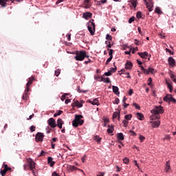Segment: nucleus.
<instances>
[{
    "label": "nucleus",
    "mask_w": 176,
    "mask_h": 176,
    "mask_svg": "<svg viewBox=\"0 0 176 176\" xmlns=\"http://www.w3.org/2000/svg\"><path fill=\"white\" fill-rule=\"evenodd\" d=\"M91 16H93V14L89 12H84L82 14V16L84 19H85V20H89V19H91Z\"/></svg>",
    "instance_id": "13"
},
{
    "label": "nucleus",
    "mask_w": 176,
    "mask_h": 176,
    "mask_svg": "<svg viewBox=\"0 0 176 176\" xmlns=\"http://www.w3.org/2000/svg\"><path fill=\"white\" fill-rule=\"evenodd\" d=\"M171 138L170 137V135H166L165 137L163 138L164 141V140H170Z\"/></svg>",
    "instance_id": "63"
},
{
    "label": "nucleus",
    "mask_w": 176,
    "mask_h": 176,
    "mask_svg": "<svg viewBox=\"0 0 176 176\" xmlns=\"http://www.w3.org/2000/svg\"><path fill=\"white\" fill-rule=\"evenodd\" d=\"M74 104L76 105V107H77L78 108H82V107H83V104L80 102H79V101L76 100L74 102Z\"/></svg>",
    "instance_id": "31"
},
{
    "label": "nucleus",
    "mask_w": 176,
    "mask_h": 176,
    "mask_svg": "<svg viewBox=\"0 0 176 176\" xmlns=\"http://www.w3.org/2000/svg\"><path fill=\"white\" fill-rule=\"evenodd\" d=\"M135 20V18L134 16H132V17H131V18L129 19L128 23H129V24H131V23H133V21H134Z\"/></svg>",
    "instance_id": "51"
},
{
    "label": "nucleus",
    "mask_w": 176,
    "mask_h": 176,
    "mask_svg": "<svg viewBox=\"0 0 176 176\" xmlns=\"http://www.w3.org/2000/svg\"><path fill=\"white\" fill-rule=\"evenodd\" d=\"M120 72H121V73H120V75H126V76H125V78H129V79H130V78H131V76H130V73H129V72L125 73V72H126V70H124V69H121V70L120 71Z\"/></svg>",
    "instance_id": "21"
},
{
    "label": "nucleus",
    "mask_w": 176,
    "mask_h": 176,
    "mask_svg": "<svg viewBox=\"0 0 176 176\" xmlns=\"http://www.w3.org/2000/svg\"><path fill=\"white\" fill-rule=\"evenodd\" d=\"M170 102H176V100L175 98H173V96H171L170 97Z\"/></svg>",
    "instance_id": "64"
},
{
    "label": "nucleus",
    "mask_w": 176,
    "mask_h": 176,
    "mask_svg": "<svg viewBox=\"0 0 176 176\" xmlns=\"http://www.w3.org/2000/svg\"><path fill=\"white\" fill-rule=\"evenodd\" d=\"M94 140L96 141V142H98V143L101 142V138H100L99 136H97V135L94 136Z\"/></svg>",
    "instance_id": "38"
},
{
    "label": "nucleus",
    "mask_w": 176,
    "mask_h": 176,
    "mask_svg": "<svg viewBox=\"0 0 176 176\" xmlns=\"http://www.w3.org/2000/svg\"><path fill=\"white\" fill-rule=\"evenodd\" d=\"M140 68H141V70L144 72V74H148V72H146L147 69H145V68H144V66L140 65Z\"/></svg>",
    "instance_id": "48"
},
{
    "label": "nucleus",
    "mask_w": 176,
    "mask_h": 176,
    "mask_svg": "<svg viewBox=\"0 0 176 176\" xmlns=\"http://www.w3.org/2000/svg\"><path fill=\"white\" fill-rule=\"evenodd\" d=\"M131 118H133V115L128 114L124 116L125 120H131Z\"/></svg>",
    "instance_id": "35"
},
{
    "label": "nucleus",
    "mask_w": 176,
    "mask_h": 176,
    "mask_svg": "<svg viewBox=\"0 0 176 176\" xmlns=\"http://www.w3.org/2000/svg\"><path fill=\"white\" fill-rule=\"evenodd\" d=\"M36 127H35L34 126H30V131L31 133H34V131H35Z\"/></svg>",
    "instance_id": "59"
},
{
    "label": "nucleus",
    "mask_w": 176,
    "mask_h": 176,
    "mask_svg": "<svg viewBox=\"0 0 176 176\" xmlns=\"http://www.w3.org/2000/svg\"><path fill=\"white\" fill-rule=\"evenodd\" d=\"M144 2L146 4V6L147 9L148 10V12H152L153 10V1L152 0H143Z\"/></svg>",
    "instance_id": "5"
},
{
    "label": "nucleus",
    "mask_w": 176,
    "mask_h": 176,
    "mask_svg": "<svg viewBox=\"0 0 176 176\" xmlns=\"http://www.w3.org/2000/svg\"><path fill=\"white\" fill-rule=\"evenodd\" d=\"M133 106L136 108V109H141V107L138 105L137 103H133Z\"/></svg>",
    "instance_id": "56"
},
{
    "label": "nucleus",
    "mask_w": 176,
    "mask_h": 176,
    "mask_svg": "<svg viewBox=\"0 0 176 176\" xmlns=\"http://www.w3.org/2000/svg\"><path fill=\"white\" fill-rule=\"evenodd\" d=\"M129 2L131 3L133 8H137V1L135 0H129Z\"/></svg>",
    "instance_id": "32"
},
{
    "label": "nucleus",
    "mask_w": 176,
    "mask_h": 176,
    "mask_svg": "<svg viewBox=\"0 0 176 176\" xmlns=\"http://www.w3.org/2000/svg\"><path fill=\"white\" fill-rule=\"evenodd\" d=\"M138 51V47H135L132 50L131 52H132V54H134V53H135V52Z\"/></svg>",
    "instance_id": "62"
},
{
    "label": "nucleus",
    "mask_w": 176,
    "mask_h": 176,
    "mask_svg": "<svg viewBox=\"0 0 176 176\" xmlns=\"http://www.w3.org/2000/svg\"><path fill=\"white\" fill-rule=\"evenodd\" d=\"M136 16L138 19H142V12H141V11H138L136 14Z\"/></svg>",
    "instance_id": "40"
},
{
    "label": "nucleus",
    "mask_w": 176,
    "mask_h": 176,
    "mask_svg": "<svg viewBox=\"0 0 176 176\" xmlns=\"http://www.w3.org/2000/svg\"><path fill=\"white\" fill-rule=\"evenodd\" d=\"M129 133H131V135H133V137H135V135H137V133H135V132H134V131L133 130H130Z\"/></svg>",
    "instance_id": "60"
},
{
    "label": "nucleus",
    "mask_w": 176,
    "mask_h": 176,
    "mask_svg": "<svg viewBox=\"0 0 176 176\" xmlns=\"http://www.w3.org/2000/svg\"><path fill=\"white\" fill-rule=\"evenodd\" d=\"M27 162H28V166H29L30 170L32 171H34V168H35V164H36L35 162H34V160H32V159H31V158H29V159H28Z\"/></svg>",
    "instance_id": "9"
},
{
    "label": "nucleus",
    "mask_w": 176,
    "mask_h": 176,
    "mask_svg": "<svg viewBox=\"0 0 176 176\" xmlns=\"http://www.w3.org/2000/svg\"><path fill=\"white\" fill-rule=\"evenodd\" d=\"M67 170L68 171H74V170H78V168L75 166L69 165L67 166Z\"/></svg>",
    "instance_id": "26"
},
{
    "label": "nucleus",
    "mask_w": 176,
    "mask_h": 176,
    "mask_svg": "<svg viewBox=\"0 0 176 176\" xmlns=\"http://www.w3.org/2000/svg\"><path fill=\"white\" fill-rule=\"evenodd\" d=\"M152 116H150L151 120H155V119H160V113H164V109H163V107L162 106H155L153 109L151 111Z\"/></svg>",
    "instance_id": "1"
},
{
    "label": "nucleus",
    "mask_w": 176,
    "mask_h": 176,
    "mask_svg": "<svg viewBox=\"0 0 176 176\" xmlns=\"http://www.w3.org/2000/svg\"><path fill=\"white\" fill-rule=\"evenodd\" d=\"M103 121H104V127H107V125L108 124V123H109V119L107 118H103Z\"/></svg>",
    "instance_id": "30"
},
{
    "label": "nucleus",
    "mask_w": 176,
    "mask_h": 176,
    "mask_svg": "<svg viewBox=\"0 0 176 176\" xmlns=\"http://www.w3.org/2000/svg\"><path fill=\"white\" fill-rule=\"evenodd\" d=\"M134 41H135L134 43H135V45H136V46H140V45H142V43L137 39H135Z\"/></svg>",
    "instance_id": "58"
},
{
    "label": "nucleus",
    "mask_w": 176,
    "mask_h": 176,
    "mask_svg": "<svg viewBox=\"0 0 176 176\" xmlns=\"http://www.w3.org/2000/svg\"><path fill=\"white\" fill-rule=\"evenodd\" d=\"M138 54L141 57V58H144V60H146L148 56H149V54L147 52H138Z\"/></svg>",
    "instance_id": "10"
},
{
    "label": "nucleus",
    "mask_w": 176,
    "mask_h": 176,
    "mask_svg": "<svg viewBox=\"0 0 176 176\" xmlns=\"http://www.w3.org/2000/svg\"><path fill=\"white\" fill-rule=\"evenodd\" d=\"M60 74H61V69H56V70H55V73H54V75H55V76H58L59 75H60Z\"/></svg>",
    "instance_id": "36"
},
{
    "label": "nucleus",
    "mask_w": 176,
    "mask_h": 176,
    "mask_svg": "<svg viewBox=\"0 0 176 176\" xmlns=\"http://www.w3.org/2000/svg\"><path fill=\"white\" fill-rule=\"evenodd\" d=\"M47 123L50 126L52 127V129H54L57 127V124H56V120L54 118H51L47 120Z\"/></svg>",
    "instance_id": "7"
},
{
    "label": "nucleus",
    "mask_w": 176,
    "mask_h": 176,
    "mask_svg": "<svg viewBox=\"0 0 176 176\" xmlns=\"http://www.w3.org/2000/svg\"><path fill=\"white\" fill-rule=\"evenodd\" d=\"M119 102H120V100H119V98H117L115 99L113 104H119Z\"/></svg>",
    "instance_id": "61"
},
{
    "label": "nucleus",
    "mask_w": 176,
    "mask_h": 176,
    "mask_svg": "<svg viewBox=\"0 0 176 176\" xmlns=\"http://www.w3.org/2000/svg\"><path fill=\"white\" fill-rule=\"evenodd\" d=\"M147 85L148 86H150L151 87H152V78H148L147 80Z\"/></svg>",
    "instance_id": "42"
},
{
    "label": "nucleus",
    "mask_w": 176,
    "mask_h": 176,
    "mask_svg": "<svg viewBox=\"0 0 176 176\" xmlns=\"http://www.w3.org/2000/svg\"><path fill=\"white\" fill-rule=\"evenodd\" d=\"M45 137V135L41 132H38L36 134L35 140L36 142H42L43 141V138Z\"/></svg>",
    "instance_id": "6"
},
{
    "label": "nucleus",
    "mask_w": 176,
    "mask_h": 176,
    "mask_svg": "<svg viewBox=\"0 0 176 176\" xmlns=\"http://www.w3.org/2000/svg\"><path fill=\"white\" fill-rule=\"evenodd\" d=\"M99 82H104V83H111V79L109 78H101Z\"/></svg>",
    "instance_id": "24"
},
{
    "label": "nucleus",
    "mask_w": 176,
    "mask_h": 176,
    "mask_svg": "<svg viewBox=\"0 0 176 176\" xmlns=\"http://www.w3.org/2000/svg\"><path fill=\"white\" fill-rule=\"evenodd\" d=\"M112 58H113L109 56V58L107 60V61L105 63L106 65H108V64H109V63H111V61H112Z\"/></svg>",
    "instance_id": "53"
},
{
    "label": "nucleus",
    "mask_w": 176,
    "mask_h": 176,
    "mask_svg": "<svg viewBox=\"0 0 176 176\" xmlns=\"http://www.w3.org/2000/svg\"><path fill=\"white\" fill-rule=\"evenodd\" d=\"M34 79H35V77H34V76H32L28 78V81L26 84V89H30V86H31V85H32V82H34Z\"/></svg>",
    "instance_id": "12"
},
{
    "label": "nucleus",
    "mask_w": 176,
    "mask_h": 176,
    "mask_svg": "<svg viewBox=\"0 0 176 176\" xmlns=\"http://www.w3.org/2000/svg\"><path fill=\"white\" fill-rule=\"evenodd\" d=\"M139 140H140V142H144V141H145V137H144L143 135H140L139 136Z\"/></svg>",
    "instance_id": "52"
},
{
    "label": "nucleus",
    "mask_w": 176,
    "mask_h": 176,
    "mask_svg": "<svg viewBox=\"0 0 176 176\" xmlns=\"http://www.w3.org/2000/svg\"><path fill=\"white\" fill-rule=\"evenodd\" d=\"M172 95H166L164 98V101H166V102H170V98Z\"/></svg>",
    "instance_id": "29"
},
{
    "label": "nucleus",
    "mask_w": 176,
    "mask_h": 176,
    "mask_svg": "<svg viewBox=\"0 0 176 176\" xmlns=\"http://www.w3.org/2000/svg\"><path fill=\"white\" fill-rule=\"evenodd\" d=\"M120 114H119V113L118 112H114L113 114V119H116V118H118Z\"/></svg>",
    "instance_id": "50"
},
{
    "label": "nucleus",
    "mask_w": 176,
    "mask_h": 176,
    "mask_svg": "<svg viewBox=\"0 0 176 176\" xmlns=\"http://www.w3.org/2000/svg\"><path fill=\"white\" fill-rule=\"evenodd\" d=\"M113 67H111L110 68V71H111V74H112V72H116V69H118V68L115 65V63H113Z\"/></svg>",
    "instance_id": "41"
},
{
    "label": "nucleus",
    "mask_w": 176,
    "mask_h": 176,
    "mask_svg": "<svg viewBox=\"0 0 176 176\" xmlns=\"http://www.w3.org/2000/svg\"><path fill=\"white\" fill-rule=\"evenodd\" d=\"M88 102L92 105H100V102L98 98H95L93 100H89Z\"/></svg>",
    "instance_id": "16"
},
{
    "label": "nucleus",
    "mask_w": 176,
    "mask_h": 176,
    "mask_svg": "<svg viewBox=\"0 0 176 176\" xmlns=\"http://www.w3.org/2000/svg\"><path fill=\"white\" fill-rule=\"evenodd\" d=\"M90 2V0H85L84 1V8L85 9H89L90 8V4L89 3Z\"/></svg>",
    "instance_id": "25"
},
{
    "label": "nucleus",
    "mask_w": 176,
    "mask_h": 176,
    "mask_svg": "<svg viewBox=\"0 0 176 176\" xmlns=\"http://www.w3.org/2000/svg\"><path fill=\"white\" fill-rule=\"evenodd\" d=\"M76 56H74L76 61H83L85 58H89V56L86 54L85 50L82 51H76L75 53Z\"/></svg>",
    "instance_id": "2"
},
{
    "label": "nucleus",
    "mask_w": 176,
    "mask_h": 176,
    "mask_svg": "<svg viewBox=\"0 0 176 176\" xmlns=\"http://www.w3.org/2000/svg\"><path fill=\"white\" fill-rule=\"evenodd\" d=\"M112 89H113V93H114V94H116V96H119V94H120V92L119 91V87H118L117 86L113 85Z\"/></svg>",
    "instance_id": "18"
},
{
    "label": "nucleus",
    "mask_w": 176,
    "mask_h": 176,
    "mask_svg": "<svg viewBox=\"0 0 176 176\" xmlns=\"http://www.w3.org/2000/svg\"><path fill=\"white\" fill-rule=\"evenodd\" d=\"M107 133H108L109 134H112V133H113V126H112L111 128H109V129H107Z\"/></svg>",
    "instance_id": "45"
},
{
    "label": "nucleus",
    "mask_w": 176,
    "mask_h": 176,
    "mask_svg": "<svg viewBox=\"0 0 176 176\" xmlns=\"http://www.w3.org/2000/svg\"><path fill=\"white\" fill-rule=\"evenodd\" d=\"M123 162L125 164H129V162H130V160H129V158L127 157H125L124 160H123Z\"/></svg>",
    "instance_id": "57"
},
{
    "label": "nucleus",
    "mask_w": 176,
    "mask_h": 176,
    "mask_svg": "<svg viewBox=\"0 0 176 176\" xmlns=\"http://www.w3.org/2000/svg\"><path fill=\"white\" fill-rule=\"evenodd\" d=\"M164 170L166 173H170V170H171V166H170V161L166 162Z\"/></svg>",
    "instance_id": "19"
},
{
    "label": "nucleus",
    "mask_w": 176,
    "mask_h": 176,
    "mask_svg": "<svg viewBox=\"0 0 176 176\" xmlns=\"http://www.w3.org/2000/svg\"><path fill=\"white\" fill-rule=\"evenodd\" d=\"M12 1V3H14V0H10ZM0 5L2 8H6L8 6V0H0Z\"/></svg>",
    "instance_id": "11"
},
{
    "label": "nucleus",
    "mask_w": 176,
    "mask_h": 176,
    "mask_svg": "<svg viewBox=\"0 0 176 176\" xmlns=\"http://www.w3.org/2000/svg\"><path fill=\"white\" fill-rule=\"evenodd\" d=\"M77 91L78 93H87V91L80 90V88L79 87H78Z\"/></svg>",
    "instance_id": "54"
},
{
    "label": "nucleus",
    "mask_w": 176,
    "mask_h": 176,
    "mask_svg": "<svg viewBox=\"0 0 176 176\" xmlns=\"http://www.w3.org/2000/svg\"><path fill=\"white\" fill-rule=\"evenodd\" d=\"M150 123L152 124V127H153V129H156L160 126V121L159 120L154 122L151 121Z\"/></svg>",
    "instance_id": "15"
},
{
    "label": "nucleus",
    "mask_w": 176,
    "mask_h": 176,
    "mask_svg": "<svg viewBox=\"0 0 176 176\" xmlns=\"http://www.w3.org/2000/svg\"><path fill=\"white\" fill-rule=\"evenodd\" d=\"M83 116L76 115L75 118L72 122V126L74 127H78V126H82L85 123V120H82Z\"/></svg>",
    "instance_id": "3"
},
{
    "label": "nucleus",
    "mask_w": 176,
    "mask_h": 176,
    "mask_svg": "<svg viewBox=\"0 0 176 176\" xmlns=\"http://www.w3.org/2000/svg\"><path fill=\"white\" fill-rule=\"evenodd\" d=\"M170 76L172 80H173L175 83H176L175 76L174 74H170Z\"/></svg>",
    "instance_id": "47"
},
{
    "label": "nucleus",
    "mask_w": 176,
    "mask_h": 176,
    "mask_svg": "<svg viewBox=\"0 0 176 176\" xmlns=\"http://www.w3.org/2000/svg\"><path fill=\"white\" fill-rule=\"evenodd\" d=\"M28 91H30V88H25V90L23 95V100H25V101H27V100H28Z\"/></svg>",
    "instance_id": "14"
},
{
    "label": "nucleus",
    "mask_w": 176,
    "mask_h": 176,
    "mask_svg": "<svg viewBox=\"0 0 176 176\" xmlns=\"http://www.w3.org/2000/svg\"><path fill=\"white\" fill-rule=\"evenodd\" d=\"M131 68H133V63L128 60L125 64V69H131Z\"/></svg>",
    "instance_id": "22"
},
{
    "label": "nucleus",
    "mask_w": 176,
    "mask_h": 176,
    "mask_svg": "<svg viewBox=\"0 0 176 176\" xmlns=\"http://www.w3.org/2000/svg\"><path fill=\"white\" fill-rule=\"evenodd\" d=\"M63 124H64V122H63V119L58 118L57 120V124H56V126H60V125H63Z\"/></svg>",
    "instance_id": "34"
},
{
    "label": "nucleus",
    "mask_w": 176,
    "mask_h": 176,
    "mask_svg": "<svg viewBox=\"0 0 176 176\" xmlns=\"http://www.w3.org/2000/svg\"><path fill=\"white\" fill-rule=\"evenodd\" d=\"M117 138H118L120 141H123L124 140V136L122 133H120L117 134Z\"/></svg>",
    "instance_id": "27"
},
{
    "label": "nucleus",
    "mask_w": 176,
    "mask_h": 176,
    "mask_svg": "<svg viewBox=\"0 0 176 176\" xmlns=\"http://www.w3.org/2000/svg\"><path fill=\"white\" fill-rule=\"evenodd\" d=\"M155 13L157 14H162V10L160 8H156L155 10Z\"/></svg>",
    "instance_id": "43"
},
{
    "label": "nucleus",
    "mask_w": 176,
    "mask_h": 176,
    "mask_svg": "<svg viewBox=\"0 0 176 176\" xmlns=\"http://www.w3.org/2000/svg\"><path fill=\"white\" fill-rule=\"evenodd\" d=\"M136 116H137V119H138L139 120H144V115L142 113H137Z\"/></svg>",
    "instance_id": "28"
},
{
    "label": "nucleus",
    "mask_w": 176,
    "mask_h": 176,
    "mask_svg": "<svg viewBox=\"0 0 176 176\" xmlns=\"http://www.w3.org/2000/svg\"><path fill=\"white\" fill-rule=\"evenodd\" d=\"M112 75L111 71H109L107 72H105L103 75V76H111Z\"/></svg>",
    "instance_id": "46"
},
{
    "label": "nucleus",
    "mask_w": 176,
    "mask_h": 176,
    "mask_svg": "<svg viewBox=\"0 0 176 176\" xmlns=\"http://www.w3.org/2000/svg\"><path fill=\"white\" fill-rule=\"evenodd\" d=\"M168 61L170 67H174V65H175V60H174L173 57L170 56Z\"/></svg>",
    "instance_id": "20"
},
{
    "label": "nucleus",
    "mask_w": 176,
    "mask_h": 176,
    "mask_svg": "<svg viewBox=\"0 0 176 176\" xmlns=\"http://www.w3.org/2000/svg\"><path fill=\"white\" fill-rule=\"evenodd\" d=\"M63 113V111L59 110L57 111V113H55L54 114V118H57V116H60V115H61Z\"/></svg>",
    "instance_id": "37"
},
{
    "label": "nucleus",
    "mask_w": 176,
    "mask_h": 176,
    "mask_svg": "<svg viewBox=\"0 0 176 176\" xmlns=\"http://www.w3.org/2000/svg\"><path fill=\"white\" fill-rule=\"evenodd\" d=\"M106 39L107 41H112V36L109 35V34H107L106 35Z\"/></svg>",
    "instance_id": "55"
},
{
    "label": "nucleus",
    "mask_w": 176,
    "mask_h": 176,
    "mask_svg": "<svg viewBox=\"0 0 176 176\" xmlns=\"http://www.w3.org/2000/svg\"><path fill=\"white\" fill-rule=\"evenodd\" d=\"M166 85H167V86H168V88L169 90H170V93H172V92H173V85H171V84H170V83L168 82V81H166Z\"/></svg>",
    "instance_id": "33"
},
{
    "label": "nucleus",
    "mask_w": 176,
    "mask_h": 176,
    "mask_svg": "<svg viewBox=\"0 0 176 176\" xmlns=\"http://www.w3.org/2000/svg\"><path fill=\"white\" fill-rule=\"evenodd\" d=\"M146 72L148 73H146V75H149V74H156L155 69L152 67H148Z\"/></svg>",
    "instance_id": "23"
},
{
    "label": "nucleus",
    "mask_w": 176,
    "mask_h": 176,
    "mask_svg": "<svg viewBox=\"0 0 176 176\" xmlns=\"http://www.w3.org/2000/svg\"><path fill=\"white\" fill-rule=\"evenodd\" d=\"M88 24V31L90 32L91 35H94V32H96V24L94 23V19L90 20Z\"/></svg>",
    "instance_id": "4"
},
{
    "label": "nucleus",
    "mask_w": 176,
    "mask_h": 176,
    "mask_svg": "<svg viewBox=\"0 0 176 176\" xmlns=\"http://www.w3.org/2000/svg\"><path fill=\"white\" fill-rule=\"evenodd\" d=\"M107 50H109V56L111 58H113V50L108 49Z\"/></svg>",
    "instance_id": "39"
},
{
    "label": "nucleus",
    "mask_w": 176,
    "mask_h": 176,
    "mask_svg": "<svg viewBox=\"0 0 176 176\" xmlns=\"http://www.w3.org/2000/svg\"><path fill=\"white\" fill-rule=\"evenodd\" d=\"M47 163L50 164V167H53V166L56 164V162L53 161V157H48Z\"/></svg>",
    "instance_id": "17"
},
{
    "label": "nucleus",
    "mask_w": 176,
    "mask_h": 176,
    "mask_svg": "<svg viewBox=\"0 0 176 176\" xmlns=\"http://www.w3.org/2000/svg\"><path fill=\"white\" fill-rule=\"evenodd\" d=\"M67 96H69V94H63V95L61 96L60 100H61L62 101H64V100H65V99L67 98Z\"/></svg>",
    "instance_id": "44"
},
{
    "label": "nucleus",
    "mask_w": 176,
    "mask_h": 176,
    "mask_svg": "<svg viewBox=\"0 0 176 176\" xmlns=\"http://www.w3.org/2000/svg\"><path fill=\"white\" fill-rule=\"evenodd\" d=\"M10 170H12V168H10L9 166H8L7 164H4V168L3 170H0V174L2 176H5L6 175V173H8V171H10Z\"/></svg>",
    "instance_id": "8"
},
{
    "label": "nucleus",
    "mask_w": 176,
    "mask_h": 176,
    "mask_svg": "<svg viewBox=\"0 0 176 176\" xmlns=\"http://www.w3.org/2000/svg\"><path fill=\"white\" fill-rule=\"evenodd\" d=\"M122 123L124 124V127H127L128 124H129V121H127L126 120H124L122 121Z\"/></svg>",
    "instance_id": "49"
}]
</instances>
